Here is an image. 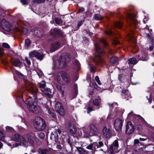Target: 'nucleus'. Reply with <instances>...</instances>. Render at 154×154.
<instances>
[{
  "label": "nucleus",
  "instance_id": "bb28decb",
  "mask_svg": "<svg viewBox=\"0 0 154 154\" xmlns=\"http://www.w3.org/2000/svg\"><path fill=\"white\" fill-rule=\"evenodd\" d=\"M37 51H36L31 52L29 53V55L31 57H36V55L37 54Z\"/></svg>",
  "mask_w": 154,
  "mask_h": 154
},
{
  "label": "nucleus",
  "instance_id": "f704fd0d",
  "mask_svg": "<svg viewBox=\"0 0 154 154\" xmlns=\"http://www.w3.org/2000/svg\"><path fill=\"white\" fill-rule=\"evenodd\" d=\"M100 147L99 146L98 144L97 143H93V149H98Z\"/></svg>",
  "mask_w": 154,
  "mask_h": 154
},
{
  "label": "nucleus",
  "instance_id": "a211bd4d",
  "mask_svg": "<svg viewBox=\"0 0 154 154\" xmlns=\"http://www.w3.org/2000/svg\"><path fill=\"white\" fill-rule=\"evenodd\" d=\"M114 147V148L118 149L119 147V144L118 141L117 140H115L111 144V146L109 147V150L113 152V148Z\"/></svg>",
  "mask_w": 154,
  "mask_h": 154
},
{
  "label": "nucleus",
  "instance_id": "f257e3e1",
  "mask_svg": "<svg viewBox=\"0 0 154 154\" xmlns=\"http://www.w3.org/2000/svg\"><path fill=\"white\" fill-rule=\"evenodd\" d=\"M11 139L12 140L21 142L26 145H28L29 144L30 146H33L34 144L32 136L30 134H26L24 135V137L18 134H15L12 135Z\"/></svg>",
  "mask_w": 154,
  "mask_h": 154
},
{
  "label": "nucleus",
  "instance_id": "8fccbe9b",
  "mask_svg": "<svg viewBox=\"0 0 154 154\" xmlns=\"http://www.w3.org/2000/svg\"><path fill=\"white\" fill-rule=\"evenodd\" d=\"M100 41L104 45H107V43L105 42V40L104 38H101Z\"/></svg>",
  "mask_w": 154,
  "mask_h": 154
},
{
  "label": "nucleus",
  "instance_id": "20e7f679",
  "mask_svg": "<svg viewBox=\"0 0 154 154\" xmlns=\"http://www.w3.org/2000/svg\"><path fill=\"white\" fill-rule=\"evenodd\" d=\"M33 124L35 128L39 131L45 129L46 126L45 121L39 117L35 118Z\"/></svg>",
  "mask_w": 154,
  "mask_h": 154
},
{
  "label": "nucleus",
  "instance_id": "4d7b16f0",
  "mask_svg": "<svg viewBox=\"0 0 154 154\" xmlns=\"http://www.w3.org/2000/svg\"><path fill=\"white\" fill-rule=\"evenodd\" d=\"M41 154H46V150L45 149L41 150Z\"/></svg>",
  "mask_w": 154,
  "mask_h": 154
},
{
  "label": "nucleus",
  "instance_id": "473e14b6",
  "mask_svg": "<svg viewBox=\"0 0 154 154\" xmlns=\"http://www.w3.org/2000/svg\"><path fill=\"white\" fill-rule=\"evenodd\" d=\"M115 25L118 28H120L122 26L121 23L119 22H115Z\"/></svg>",
  "mask_w": 154,
  "mask_h": 154
},
{
  "label": "nucleus",
  "instance_id": "e433bc0d",
  "mask_svg": "<svg viewBox=\"0 0 154 154\" xmlns=\"http://www.w3.org/2000/svg\"><path fill=\"white\" fill-rule=\"evenodd\" d=\"M2 46L5 48L9 49L10 48V46L9 45L6 43H3L2 44Z\"/></svg>",
  "mask_w": 154,
  "mask_h": 154
},
{
  "label": "nucleus",
  "instance_id": "0e129e2a",
  "mask_svg": "<svg viewBox=\"0 0 154 154\" xmlns=\"http://www.w3.org/2000/svg\"><path fill=\"white\" fill-rule=\"evenodd\" d=\"M78 70H79L81 69L80 64L78 61Z\"/></svg>",
  "mask_w": 154,
  "mask_h": 154
},
{
  "label": "nucleus",
  "instance_id": "f03ea898",
  "mask_svg": "<svg viewBox=\"0 0 154 154\" xmlns=\"http://www.w3.org/2000/svg\"><path fill=\"white\" fill-rule=\"evenodd\" d=\"M84 137H88L90 136L97 135L98 132L97 129L95 126L91 124L83 129Z\"/></svg>",
  "mask_w": 154,
  "mask_h": 154
},
{
  "label": "nucleus",
  "instance_id": "f3484780",
  "mask_svg": "<svg viewBox=\"0 0 154 154\" xmlns=\"http://www.w3.org/2000/svg\"><path fill=\"white\" fill-rule=\"evenodd\" d=\"M11 62L13 65L16 67L20 66L22 65V63L18 59H12Z\"/></svg>",
  "mask_w": 154,
  "mask_h": 154
},
{
  "label": "nucleus",
  "instance_id": "423d86ee",
  "mask_svg": "<svg viewBox=\"0 0 154 154\" xmlns=\"http://www.w3.org/2000/svg\"><path fill=\"white\" fill-rule=\"evenodd\" d=\"M128 22L131 25L137 27L138 22L136 19V15L134 14H128L127 15Z\"/></svg>",
  "mask_w": 154,
  "mask_h": 154
},
{
  "label": "nucleus",
  "instance_id": "a878e982",
  "mask_svg": "<svg viewBox=\"0 0 154 154\" xmlns=\"http://www.w3.org/2000/svg\"><path fill=\"white\" fill-rule=\"evenodd\" d=\"M37 54L36 55V57H35L37 59L40 60H42L44 57L43 55L42 54H40L38 51L37 52Z\"/></svg>",
  "mask_w": 154,
  "mask_h": 154
},
{
  "label": "nucleus",
  "instance_id": "2eb2a0df",
  "mask_svg": "<svg viewBox=\"0 0 154 154\" xmlns=\"http://www.w3.org/2000/svg\"><path fill=\"white\" fill-rule=\"evenodd\" d=\"M50 33L52 35H60L62 34V31L60 29L57 28L52 29L50 31Z\"/></svg>",
  "mask_w": 154,
  "mask_h": 154
},
{
  "label": "nucleus",
  "instance_id": "69168bd1",
  "mask_svg": "<svg viewBox=\"0 0 154 154\" xmlns=\"http://www.w3.org/2000/svg\"><path fill=\"white\" fill-rule=\"evenodd\" d=\"M137 128L139 130H141L142 129L141 126L140 125H138L137 126Z\"/></svg>",
  "mask_w": 154,
  "mask_h": 154
},
{
  "label": "nucleus",
  "instance_id": "338daca9",
  "mask_svg": "<svg viewBox=\"0 0 154 154\" xmlns=\"http://www.w3.org/2000/svg\"><path fill=\"white\" fill-rule=\"evenodd\" d=\"M83 21L82 20L79 22V24H78V26H80L83 24Z\"/></svg>",
  "mask_w": 154,
  "mask_h": 154
},
{
  "label": "nucleus",
  "instance_id": "13d9d810",
  "mask_svg": "<svg viewBox=\"0 0 154 154\" xmlns=\"http://www.w3.org/2000/svg\"><path fill=\"white\" fill-rule=\"evenodd\" d=\"M134 143L135 144H138L140 143V142L139 140L136 139L134 140Z\"/></svg>",
  "mask_w": 154,
  "mask_h": 154
},
{
  "label": "nucleus",
  "instance_id": "4be33fe9",
  "mask_svg": "<svg viewBox=\"0 0 154 154\" xmlns=\"http://www.w3.org/2000/svg\"><path fill=\"white\" fill-rule=\"evenodd\" d=\"M55 21L56 24L59 25H61L63 24V21L60 17H57L55 19Z\"/></svg>",
  "mask_w": 154,
  "mask_h": 154
},
{
  "label": "nucleus",
  "instance_id": "f8f14e48",
  "mask_svg": "<svg viewBox=\"0 0 154 154\" xmlns=\"http://www.w3.org/2000/svg\"><path fill=\"white\" fill-rule=\"evenodd\" d=\"M60 47V43L57 42H55L51 44L50 48V51L51 52H54Z\"/></svg>",
  "mask_w": 154,
  "mask_h": 154
},
{
  "label": "nucleus",
  "instance_id": "cd10ccee",
  "mask_svg": "<svg viewBox=\"0 0 154 154\" xmlns=\"http://www.w3.org/2000/svg\"><path fill=\"white\" fill-rule=\"evenodd\" d=\"M95 47L97 49V51L99 53H101L103 52V49L101 48L97 45H95Z\"/></svg>",
  "mask_w": 154,
  "mask_h": 154
},
{
  "label": "nucleus",
  "instance_id": "37998d69",
  "mask_svg": "<svg viewBox=\"0 0 154 154\" xmlns=\"http://www.w3.org/2000/svg\"><path fill=\"white\" fill-rule=\"evenodd\" d=\"M48 112L49 113L50 115V116L54 118L56 117V115L54 113L51 112L50 110H48Z\"/></svg>",
  "mask_w": 154,
  "mask_h": 154
},
{
  "label": "nucleus",
  "instance_id": "a18cd8bd",
  "mask_svg": "<svg viewBox=\"0 0 154 154\" xmlns=\"http://www.w3.org/2000/svg\"><path fill=\"white\" fill-rule=\"evenodd\" d=\"M95 79L96 81L98 83L99 85H101V83L99 80V78L98 76H96L95 77Z\"/></svg>",
  "mask_w": 154,
  "mask_h": 154
},
{
  "label": "nucleus",
  "instance_id": "4c0bfd02",
  "mask_svg": "<svg viewBox=\"0 0 154 154\" xmlns=\"http://www.w3.org/2000/svg\"><path fill=\"white\" fill-rule=\"evenodd\" d=\"M87 149L90 150H93V143H91L86 147Z\"/></svg>",
  "mask_w": 154,
  "mask_h": 154
},
{
  "label": "nucleus",
  "instance_id": "412c9836",
  "mask_svg": "<svg viewBox=\"0 0 154 154\" xmlns=\"http://www.w3.org/2000/svg\"><path fill=\"white\" fill-rule=\"evenodd\" d=\"M94 61L97 63V64H99L102 62L101 58L100 55H97L94 59Z\"/></svg>",
  "mask_w": 154,
  "mask_h": 154
},
{
  "label": "nucleus",
  "instance_id": "5701e85b",
  "mask_svg": "<svg viewBox=\"0 0 154 154\" xmlns=\"http://www.w3.org/2000/svg\"><path fill=\"white\" fill-rule=\"evenodd\" d=\"M137 63L136 59L134 58H131L128 60V64H134Z\"/></svg>",
  "mask_w": 154,
  "mask_h": 154
},
{
  "label": "nucleus",
  "instance_id": "5fc2aeb1",
  "mask_svg": "<svg viewBox=\"0 0 154 154\" xmlns=\"http://www.w3.org/2000/svg\"><path fill=\"white\" fill-rule=\"evenodd\" d=\"M105 32L106 34L109 35H111L112 33V32L110 30L106 31Z\"/></svg>",
  "mask_w": 154,
  "mask_h": 154
},
{
  "label": "nucleus",
  "instance_id": "c85d7f7f",
  "mask_svg": "<svg viewBox=\"0 0 154 154\" xmlns=\"http://www.w3.org/2000/svg\"><path fill=\"white\" fill-rule=\"evenodd\" d=\"M103 18V16L99 14H96L95 15L94 18L97 20H101Z\"/></svg>",
  "mask_w": 154,
  "mask_h": 154
},
{
  "label": "nucleus",
  "instance_id": "9b49d317",
  "mask_svg": "<svg viewBox=\"0 0 154 154\" xmlns=\"http://www.w3.org/2000/svg\"><path fill=\"white\" fill-rule=\"evenodd\" d=\"M137 57L139 58V60H146L148 58L147 54L144 51H142L139 54L136 55Z\"/></svg>",
  "mask_w": 154,
  "mask_h": 154
},
{
  "label": "nucleus",
  "instance_id": "58836bf2",
  "mask_svg": "<svg viewBox=\"0 0 154 154\" xmlns=\"http://www.w3.org/2000/svg\"><path fill=\"white\" fill-rule=\"evenodd\" d=\"M82 130L81 129H78V132L79 133V136L80 137H83V133Z\"/></svg>",
  "mask_w": 154,
  "mask_h": 154
},
{
  "label": "nucleus",
  "instance_id": "6ab92c4d",
  "mask_svg": "<svg viewBox=\"0 0 154 154\" xmlns=\"http://www.w3.org/2000/svg\"><path fill=\"white\" fill-rule=\"evenodd\" d=\"M69 130L70 132L73 134L75 133L77 131L76 128L74 124L71 125H69Z\"/></svg>",
  "mask_w": 154,
  "mask_h": 154
},
{
  "label": "nucleus",
  "instance_id": "7c9ffc66",
  "mask_svg": "<svg viewBox=\"0 0 154 154\" xmlns=\"http://www.w3.org/2000/svg\"><path fill=\"white\" fill-rule=\"evenodd\" d=\"M46 84L44 81H42L39 84V87L41 88H44Z\"/></svg>",
  "mask_w": 154,
  "mask_h": 154
},
{
  "label": "nucleus",
  "instance_id": "72a5a7b5",
  "mask_svg": "<svg viewBox=\"0 0 154 154\" xmlns=\"http://www.w3.org/2000/svg\"><path fill=\"white\" fill-rule=\"evenodd\" d=\"M45 136V134L43 132H40L38 134V137L41 139H44Z\"/></svg>",
  "mask_w": 154,
  "mask_h": 154
},
{
  "label": "nucleus",
  "instance_id": "c9c22d12",
  "mask_svg": "<svg viewBox=\"0 0 154 154\" xmlns=\"http://www.w3.org/2000/svg\"><path fill=\"white\" fill-rule=\"evenodd\" d=\"M146 37L148 38V39L151 41L152 42H153L154 37L152 36L151 37L149 34H147L146 35Z\"/></svg>",
  "mask_w": 154,
  "mask_h": 154
},
{
  "label": "nucleus",
  "instance_id": "9d476101",
  "mask_svg": "<svg viewBox=\"0 0 154 154\" xmlns=\"http://www.w3.org/2000/svg\"><path fill=\"white\" fill-rule=\"evenodd\" d=\"M103 134L104 136L107 138H110L111 136V131L109 128L104 127L103 129Z\"/></svg>",
  "mask_w": 154,
  "mask_h": 154
},
{
  "label": "nucleus",
  "instance_id": "a19ab883",
  "mask_svg": "<svg viewBox=\"0 0 154 154\" xmlns=\"http://www.w3.org/2000/svg\"><path fill=\"white\" fill-rule=\"evenodd\" d=\"M25 45H27V46H29L31 43V41L29 39H26L25 41Z\"/></svg>",
  "mask_w": 154,
  "mask_h": 154
},
{
  "label": "nucleus",
  "instance_id": "393cba45",
  "mask_svg": "<svg viewBox=\"0 0 154 154\" xmlns=\"http://www.w3.org/2000/svg\"><path fill=\"white\" fill-rule=\"evenodd\" d=\"M5 134L2 131H0V140L3 142H5Z\"/></svg>",
  "mask_w": 154,
  "mask_h": 154
},
{
  "label": "nucleus",
  "instance_id": "e2e57ef3",
  "mask_svg": "<svg viewBox=\"0 0 154 154\" xmlns=\"http://www.w3.org/2000/svg\"><path fill=\"white\" fill-rule=\"evenodd\" d=\"M113 44H117L119 43V42L117 40H114L113 42Z\"/></svg>",
  "mask_w": 154,
  "mask_h": 154
},
{
  "label": "nucleus",
  "instance_id": "ddd939ff",
  "mask_svg": "<svg viewBox=\"0 0 154 154\" xmlns=\"http://www.w3.org/2000/svg\"><path fill=\"white\" fill-rule=\"evenodd\" d=\"M28 91L30 93L33 94L34 97V98H35V96L37 94L38 90V89L35 87L30 86L27 89Z\"/></svg>",
  "mask_w": 154,
  "mask_h": 154
},
{
  "label": "nucleus",
  "instance_id": "49530a36",
  "mask_svg": "<svg viewBox=\"0 0 154 154\" xmlns=\"http://www.w3.org/2000/svg\"><path fill=\"white\" fill-rule=\"evenodd\" d=\"M4 51V49L3 48H0V57H1L3 55Z\"/></svg>",
  "mask_w": 154,
  "mask_h": 154
},
{
  "label": "nucleus",
  "instance_id": "de8ad7c7",
  "mask_svg": "<svg viewBox=\"0 0 154 154\" xmlns=\"http://www.w3.org/2000/svg\"><path fill=\"white\" fill-rule=\"evenodd\" d=\"M89 68L91 70V71L92 72H94V67L93 66L92 64H90L89 66Z\"/></svg>",
  "mask_w": 154,
  "mask_h": 154
},
{
  "label": "nucleus",
  "instance_id": "052dcab7",
  "mask_svg": "<svg viewBox=\"0 0 154 154\" xmlns=\"http://www.w3.org/2000/svg\"><path fill=\"white\" fill-rule=\"evenodd\" d=\"M79 12H82L84 11V9L83 8H80L79 9Z\"/></svg>",
  "mask_w": 154,
  "mask_h": 154
},
{
  "label": "nucleus",
  "instance_id": "bf43d9fd",
  "mask_svg": "<svg viewBox=\"0 0 154 154\" xmlns=\"http://www.w3.org/2000/svg\"><path fill=\"white\" fill-rule=\"evenodd\" d=\"M98 144L100 147L103 146V143L101 141L99 142Z\"/></svg>",
  "mask_w": 154,
  "mask_h": 154
},
{
  "label": "nucleus",
  "instance_id": "0eeeda50",
  "mask_svg": "<svg viewBox=\"0 0 154 154\" xmlns=\"http://www.w3.org/2000/svg\"><path fill=\"white\" fill-rule=\"evenodd\" d=\"M55 109L56 112L60 115L63 116L65 112L61 104L59 102L57 103L55 106Z\"/></svg>",
  "mask_w": 154,
  "mask_h": 154
},
{
  "label": "nucleus",
  "instance_id": "680f3d73",
  "mask_svg": "<svg viewBox=\"0 0 154 154\" xmlns=\"http://www.w3.org/2000/svg\"><path fill=\"white\" fill-rule=\"evenodd\" d=\"M45 90L46 92H51V89L49 88H46L45 89Z\"/></svg>",
  "mask_w": 154,
  "mask_h": 154
},
{
  "label": "nucleus",
  "instance_id": "09e8293b",
  "mask_svg": "<svg viewBox=\"0 0 154 154\" xmlns=\"http://www.w3.org/2000/svg\"><path fill=\"white\" fill-rule=\"evenodd\" d=\"M43 2L42 0H34L33 2L37 4H40L42 2Z\"/></svg>",
  "mask_w": 154,
  "mask_h": 154
},
{
  "label": "nucleus",
  "instance_id": "c756f323",
  "mask_svg": "<svg viewBox=\"0 0 154 154\" xmlns=\"http://www.w3.org/2000/svg\"><path fill=\"white\" fill-rule=\"evenodd\" d=\"M118 149H116L114 148V147L113 148V152H111V151L109 149V154H115V153H118L119 152V151L120 149L119 150H117Z\"/></svg>",
  "mask_w": 154,
  "mask_h": 154
},
{
  "label": "nucleus",
  "instance_id": "4468645a",
  "mask_svg": "<svg viewBox=\"0 0 154 154\" xmlns=\"http://www.w3.org/2000/svg\"><path fill=\"white\" fill-rule=\"evenodd\" d=\"M16 31L20 33L21 35H25L28 32V29L26 28L23 26H20V27L16 28Z\"/></svg>",
  "mask_w": 154,
  "mask_h": 154
},
{
  "label": "nucleus",
  "instance_id": "7ed1b4c3",
  "mask_svg": "<svg viewBox=\"0 0 154 154\" xmlns=\"http://www.w3.org/2000/svg\"><path fill=\"white\" fill-rule=\"evenodd\" d=\"M25 103L27 105V107L30 111L37 113L40 109L39 106L34 104L33 100L31 97L29 96L25 100Z\"/></svg>",
  "mask_w": 154,
  "mask_h": 154
},
{
  "label": "nucleus",
  "instance_id": "ea45409f",
  "mask_svg": "<svg viewBox=\"0 0 154 154\" xmlns=\"http://www.w3.org/2000/svg\"><path fill=\"white\" fill-rule=\"evenodd\" d=\"M78 152L79 154H84V150L79 147H78Z\"/></svg>",
  "mask_w": 154,
  "mask_h": 154
},
{
  "label": "nucleus",
  "instance_id": "aec40b11",
  "mask_svg": "<svg viewBox=\"0 0 154 154\" xmlns=\"http://www.w3.org/2000/svg\"><path fill=\"white\" fill-rule=\"evenodd\" d=\"M133 33L134 32L132 31H131L128 35V37L130 40L133 42L134 43L135 42L136 38L134 37L133 35H131L133 34Z\"/></svg>",
  "mask_w": 154,
  "mask_h": 154
},
{
  "label": "nucleus",
  "instance_id": "c03bdc74",
  "mask_svg": "<svg viewBox=\"0 0 154 154\" xmlns=\"http://www.w3.org/2000/svg\"><path fill=\"white\" fill-rule=\"evenodd\" d=\"M20 2L23 5L28 4V2L27 0H20Z\"/></svg>",
  "mask_w": 154,
  "mask_h": 154
},
{
  "label": "nucleus",
  "instance_id": "603ef678",
  "mask_svg": "<svg viewBox=\"0 0 154 154\" xmlns=\"http://www.w3.org/2000/svg\"><path fill=\"white\" fill-rule=\"evenodd\" d=\"M25 60L28 65L29 66L31 64V62L26 57L25 58Z\"/></svg>",
  "mask_w": 154,
  "mask_h": 154
},
{
  "label": "nucleus",
  "instance_id": "774afa93",
  "mask_svg": "<svg viewBox=\"0 0 154 154\" xmlns=\"http://www.w3.org/2000/svg\"><path fill=\"white\" fill-rule=\"evenodd\" d=\"M6 129L7 130H11L12 128L10 127L7 126L6 127Z\"/></svg>",
  "mask_w": 154,
  "mask_h": 154
},
{
  "label": "nucleus",
  "instance_id": "1a4fd4ad",
  "mask_svg": "<svg viewBox=\"0 0 154 154\" xmlns=\"http://www.w3.org/2000/svg\"><path fill=\"white\" fill-rule=\"evenodd\" d=\"M122 120L119 119H117L115 121L114 125L115 129L118 131L121 130L122 126Z\"/></svg>",
  "mask_w": 154,
  "mask_h": 154
},
{
  "label": "nucleus",
  "instance_id": "79ce46f5",
  "mask_svg": "<svg viewBox=\"0 0 154 154\" xmlns=\"http://www.w3.org/2000/svg\"><path fill=\"white\" fill-rule=\"evenodd\" d=\"M92 86L95 88L97 89V90H100L101 89L100 88L98 87L97 84L95 83H94L92 84Z\"/></svg>",
  "mask_w": 154,
  "mask_h": 154
},
{
  "label": "nucleus",
  "instance_id": "864d4df0",
  "mask_svg": "<svg viewBox=\"0 0 154 154\" xmlns=\"http://www.w3.org/2000/svg\"><path fill=\"white\" fill-rule=\"evenodd\" d=\"M88 111L87 112L88 113H89V112L93 110V108L89 106L88 108Z\"/></svg>",
  "mask_w": 154,
  "mask_h": 154
},
{
  "label": "nucleus",
  "instance_id": "39448f33",
  "mask_svg": "<svg viewBox=\"0 0 154 154\" xmlns=\"http://www.w3.org/2000/svg\"><path fill=\"white\" fill-rule=\"evenodd\" d=\"M57 80L60 84L64 85L69 82V79L66 72L61 71L58 74Z\"/></svg>",
  "mask_w": 154,
  "mask_h": 154
},
{
  "label": "nucleus",
  "instance_id": "6e6552de",
  "mask_svg": "<svg viewBox=\"0 0 154 154\" xmlns=\"http://www.w3.org/2000/svg\"><path fill=\"white\" fill-rule=\"evenodd\" d=\"M134 131L133 125L130 122H127L126 127V132L127 134H130L132 133Z\"/></svg>",
  "mask_w": 154,
  "mask_h": 154
},
{
  "label": "nucleus",
  "instance_id": "6e6d98bb",
  "mask_svg": "<svg viewBox=\"0 0 154 154\" xmlns=\"http://www.w3.org/2000/svg\"><path fill=\"white\" fill-rule=\"evenodd\" d=\"M83 42L85 43H88L89 41L86 38H84Z\"/></svg>",
  "mask_w": 154,
  "mask_h": 154
},
{
  "label": "nucleus",
  "instance_id": "dca6fc26",
  "mask_svg": "<svg viewBox=\"0 0 154 154\" xmlns=\"http://www.w3.org/2000/svg\"><path fill=\"white\" fill-rule=\"evenodd\" d=\"M1 25L5 29H8V30L10 27L9 23L5 19L3 20L1 22Z\"/></svg>",
  "mask_w": 154,
  "mask_h": 154
},
{
  "label": "nucleus",
  "instance_id": "3c124183",
  "mask_svg": "<svg viewBox=\"0 0 154 154\" xmlns=\"http://www.w3.org/2000/svg\"><path fill=\"white\" fill-rule=\"evenodd\" d=\"M45 94L49 98H51L52 97V94H50L49 92H45Z\"/></svg>",
  "mask_w": 154,
  "mask_h": 154
},
{
  "label": "nucleus",
  "instance_id": "2f4dec72",
  "mask_svg": "<svg viewBox=\"0 0 154 154\" xmlns=\"http://www.w3.org/2000/svg\"><path fill=\"white\" fill-rule=\"evenodd\" d=\"M93 103L94 105L98 106L99 105L100 102L98 99H95L93 100Z\"/></svg>",
  "mask_w": 154,
  "mask_h": 154
},
{
  "label": "nucleus",
  "instance_id": "b1692460",
  "mask_svg": "<svg viewBox=\"0 0 154 154\" xmlns=\"http://www.w3.org/2000/svg\"><path fill=\"white\" fill-rule=\"evenodd\" d=\"M110 61L112 63H116L118 61V59L116 57H113L110 58Z\"/></svg>",
  "mask_w": 154,
  "mask_h": 154
}]
</instances>
